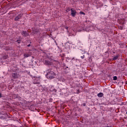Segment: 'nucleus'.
<instances>
[{"instance_id":"nucleus-12","label":"nucleus","mask_w":127,"mask_h":127,"mask_svg":"<svg viewBox=\"0 0 127 127\" xmlns=\"http://www.w3.org/2000/svg\"><path fill=\"white\" fill-rule=\"evenodd\" d=\"M80 14H84V15H85V13H84V12H83V11H80Z\"/></svg>"},{"instance_id":"nucleus-6","label":"nucleus","mask_w":127,"mask_h":127,"mask_svg":"<svg viewBox=\"0 0 127 127\" xmlns=\"http://www.w3.org/2000/svg\"><path fill=\"white\" fill-rule=\"evenodd\" d=\"M30 55H31V54L30 53H29V54H24V57H29Z\"/></svg>"},{"instance_id":"nucleus-15","label":"nucleus","mask_w":127,"mask_h":127,"mask_svg":"<svg viewBox=\"0 0 127 127\" xmlns=\"http://www.w3.org/2000/svg\"><path fill=\"white\" fill-rule=\"evenodd\" d=\"M81 31H83V29H82V30H78V32H81Z\"/></svg>"},{"instance_id":"nucleus-14","label":"nucleus","mask_w":127,"mask_h":127,"mask_svg":"<svg viewBox=\"0 0 127 127\" xmlns=\"http://www.w3.org/2000/svg\"><path fill=\"white\" fill-rule=\"evenodd\" d=\"M84 58H85V56H83L81 57V59H84Z\"/></svg>"},{"instance_id":"nucleus-19","label":"nucleus","mask_w":127,"mask_h":127,"mask_svg":"<svg viewBox=\"0 0 127 127\" xmlns=\"http://www.w3.org/2000/svg\"><path fill=\"white\" fill-rule=\"evenodd\" d=\"M18 43H19V42L18 41Z\"/></svg>"},{"instance_id":"nucleus-16","label":"nucleus","mask_w":127,"mask_h":127,"mask_svg":"<svg viewBox=\"0 0 127 127\" xmlns=\"http://www.w3.org/2000/svg\"><path fill=\"white\" fill-rule=\"evenodd\" d=\"M65 29H68V27H65Z\"/></svg>"},{"instance_id":"nucleus-5","label":"nucleus","mask_w":127,"mask_h":127,"mask_svg":"<svg viewBox=\"0 0 127 127\" xmlns=\"http://www.w3.org/2000/svg\"><path fill=\"white\" fill-rule=\"evenodd\" d=\"M22 16V14H19L18 16H16L15 18V20H18V19H20Z\"/></svg>"},{"instance_id":"nucleus-4","label":"nucleus","mask_w":127,"mask_h":127,"mask_svg":"<svg viewBox=\"0 0 127 127\" xmlns=\"http://www.w3.org/2000/svg\"><path fill=\"white\" fill-rule=\"evenodd\" d=\"M71 14L72 16H75L76 15V10L73 8L71 9Z\"/></svg>"},{"instance_id":"nucleus-11","label":"nucleus","mask_w":127,"mask_h":127,"mask_svg":"<svg viewBox=\"0 0 127 127\" xmlns=\"http://www.w3.org/2000/svg\"><path fill=\"white\" fill-rule=\"evenodd\" d=\"M39 80H38L37 81L34 82V83H35V84H39Z\"/></svg>"},{"instance_id":"nucleus-10","label":"nucleus","mask_w":127,"mask_h":127,"mask_svg":"<svg viewBox=\"0 0 127 127\" xmlns=\"http://www.w3.org/2000/svg\"><path fill=\"white\" fill-rule=\"evenodd\" d=\"M117 79L118 77L116 76L113 77V80H114V81H116V80H117Z\"/></svg>"},{"instance_id":"nucleus-1","label":"nucleus","mask_w":127,"mask_h":127,"mask_svg":"<svg viewBox=\"0 0 127 127\" xmlns=\"http://www.w3.org/2000/svg\"><path fill=\"white\" fill-rule=\"evenodd\" d=\"M55 76H56V74H55V73L52 71L49 72L46 75L47 78L50 79L55 78Z\"/></svg>"},{"instance_id":"nucleus-8","label":"nucleus","mask_w":127,"mask_h":127,"mask_svg":"<svg viewBox=\"0 0 127 127\" xmlns=\"http://www.w3.org/2000/svg\"><path fill=\"white\" fill-rule=\"evenodd\" d=\"M12 77H13V78H14V79H16V78H18L17 75H16L15 73H12Z\"/></svg>"},{"instance_id":"nucleus-3","label":"nucleus","mask_w":127,"mask_h":127,"mask_svg":"<svg viewBox=\"0 0 127 127\" xmlns=\"http://www.w3.org/2000/svg\"><path fill=\"white\" fill-rule=\"evenodd\" d=\"M52 61V60L47 59L44 61V63L45 65H51Z\"/></svg>"},{"instance_id":"nucleus-2","label":"nucleus","mask_w":127,"mask_h":127,"mask_svg":"<svg viewBox=\"0 0 127 127\" xmlns=\"http://www.w3.org/2000/svg\"><path fill=\"white\" fill-rule=\"evenodd\" d=\"M95 28V24H92L90 27H87L85 29V31L89 32V31H92V30H94Z\"/></svg>"},{"instance_id":"nucleus-13","label":"nucleus","mask_w":127,"mask_h":127,"mask_svg":"<svg viewBox=\"0 0 127 127\" xmlns=\"http://www.w3.org/2000/svg\"><path fill=\"white\" fill-rule=\"evenodd\" d=\"M117 59H118V57H114L113 59L114 60H117Z\"/></svg>"},{"instance_id":"nucleus-9","label":"nucleus","mask_w":127,"mask_h":127,"mask_svg":"<svg viewBox=\"0 0 127 127\" xmlns=\"http://www.w3.org/2000/svg\"><path fill=\"white\" fill-rule=\"evenodd\" d=\"M98 97H103V93H99L97 94Z\"/></svg>"},{"instance_id":"nucleus-17","label":"nucleus","mask_w":127,"mask_h":127,"mask_svg":"<svg viewBox=\"0 0 127 127\" xmlns=\"http://www.w3.org/2000/svg\"><path fill=\"white\" fill-rule=\"evenodd\" d=\"M1 97V93H0V98Z\"/></svg>"},{"instance_id":"nucleus-18","label":"nucleus","mask_w":127,"mask_h":127,"mask_svg":"<svg viewBox=\"0 0 127 127\" xmlns=\"http://www.w3.org/2000/svg\"><path fill=\"white\" fill-rule=\"evenodd\" d=\"M28 46H29V47L30 46V45H28Z\"/></svg>"},{"instance_id":"nucleus-7","label":"nucleus","mask_w":127,"mask_h":127,"mask_svg":"<svg viewBox=\"0 0 127 127\" xmlns=\"http://www.w3.org/2000/svg\"><path fill=\"white\" fill-rule=\"evenodd\" d=\"M22 35L23 36H28V33L26 32H22Z\"/></svg>"}]
</instances>
